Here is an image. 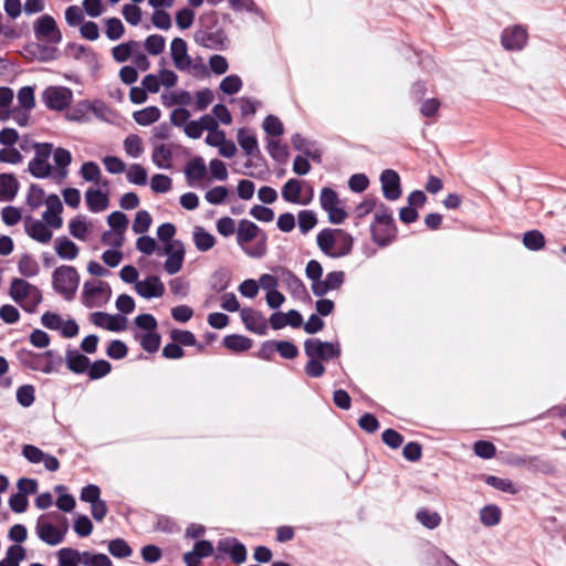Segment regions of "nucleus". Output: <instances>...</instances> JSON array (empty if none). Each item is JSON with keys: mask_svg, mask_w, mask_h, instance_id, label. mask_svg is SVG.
Wrapping results in <instances>:
<instances>
[{"mask_svg": "<svg viewBox=\"0 0 566 566\" xmlns=\"http://www.w3.org/2000/svg\"><path fill=\"white\" fill-rule=\"evenodd\" d=\"M237 244L251 259H262L268 253V235L254 222L242 219L237 229Z\"/></svg>", "mask_w": 566, "mask_h": 566, "instance_id": "1", "label": "nucleus"}, {"mask_svg": "<svg viewBox=\"0 0 566 566\" xmlns=\"http://www.w3.org/2000/svg\"><path fill=\"white\" fill-rule=\"evenodd\" d=\"M67 531V518L57 512L42 514L36 520V535L42 542L50 546L61 544Z\"/></svg>", "mask_w": 566, "mask_h": 566, "instance_id": "2", "label": "nucleus"}, {"mask_svg": "<svg viewBox=\"0 0 566 566\" xmlns=\"http://www.w3.org/2000/svg\"><path fill=\"white\" fill-rule=\"evenodd\" d=\"M317 245L326 255L340 258L350 253L353 237L342 229H324L317 234Z\"/></svg>", "mask_w": 566, "mask_h": 566, "instance_id": "3", "label": "nucleus"}, {"mask_svg": "<svg viewBox=\"0 0 566 566\" xmlns=\"http://www.w3.org/2000/svg\"><path fill=\"white\" fill-rule=\"evenodd\" d=\"M10 296L24 311L34 312L42 301L41 291L23 279H14L10 285Z\"/></svg>", "mask_w": 566, "mask_h": 566, "instance_id": "4", "label": "nucleus"}, {"mask_svg": "<svg viewBox=\"0 0 566 566\" xmlns=\"http://www.w3.org/2000/svg\"><path fill=\"white\" fill-rule=\"evenodd\" d=\"M80 284V274L74 266H57L52 274V285L55 292L66 301L74 298Z\"/></svg>", "mask_w": 566, "mask_h": 566, "instance_id": "5", "label": "nucleus"}, {"mask_svg": "<svg viewBox=\"0 0 566 566\" xmlns=\"http://www.w3.org/2000/svg\"><path fill=\"white\" fill-rule=\"evenodd\" d=\"M396 228L389 208L381 205L376 214L374 223L371 224V234L374 241L378 245H387L395 237Z\"/></svg>", "mask_w": 566, "mask_h": 566, "instance_id": "6", "label": "nucleus"}, {"mask_svg": "<svg viewBox=\"0 0 566 566\" xmlns=\"http://www.w3.org/2000/svg\"><path fill=\"white\" fill-rule=\"evenodd\" d=\"M33 148L34 157L28 165L30 174L39 179L50 177L52 175V166L49 159L53 151V145L50 143H35Z\"/></svg>", "mask_w": 566, "mask_h": 566, "instance_id": "7", "label": "nucleus"}, {"mask_svg": "<svg viewBox=\"0 0 566 566\" xmlns=\"http://www.w3.org/2000/svg\"><path fill=\"white\" fill-rule=\"evenodd\" d=\"M112 290L103 281H87L83 285L82 303L87 308L102 307L111 297Z\"/></svg>", "mask_w": 566, "mask_h": 566, "instance_id": "8", "label": "nucleus"}, {"mask_svg": "<svg viewBox=\"0 0 566 566\" xmlns=\"http://www.w3.org/2000/svg\"><path fill=\"white\" fill-rule=\"evenodd\" d=\"M42 101L50 111L62 112L70 107L73 101V92L66 86H48L42 92Z\"/></svg>", "mask_w": 566, "mask_h": 566, "instance_id": "9", "label": "nucleus"}, {"mask_svg": "<svg viewBox=\"0 0 566 566\" xmlns=\"http://www.w3.org/2000/svg\"><path fill=\"white\" fill-rule=\"evenodd\" d=\"M195 41L200 46L216 51L227 50L230 44L227 32L220 27H211L197 31Z\"/></svg>", "mask_w": 566, "mask_h": 566, "instance_id": "10", "label": "nucleus"}, {"mask_svg": "<svg viewBox=\"0 0 566 566\" xmlns=\"http://www.w3.org/2000/svg\"><path fill=\"white\" fill-rule=\"evenodd\" d=\"M319 203L323 210L328 213V219L334 224H340L347 217V213L340 205L336 191L331 188H323L319 195Z\"/></svg>", "mask_w": 566, "mask_h": 566, "instance_id": "11", "label": "nucleus"}, {"mask_svg": "<svg viewBox=\"0 0 566 566\" xmlns=\"http://www.w3.org/2000/svg\"><path fill=\"white\" fill-rule=\"evenodd\" d=\"M163 254L167 255V260L164 263V270L169 275H174L182 269L186 251L180 240L165 244L163 250L158 252V255Z\"/></svg>", "mask_w": 566, "mask_h": 566, "instance_id": "12", "label": "nucleus"}, {"mask_svg": "<svg viewBox=\"0 0 566 566\" xmlns=\"http://www.w3.org/2000/svg\"><path fill=\"white\" fill-rule=\"evenodd\" d=\"M304 352L308 358L329 360L339 355V348L333 343L310 338L304 342Z\"/></svg>", "mask_w": 566, "mask_h": 566, "instance_id": "13", "label": "nucleus"}, {"mask_svg": "<svg viewBox=\"0 0 566 566\" xmlns=\"http://www.w3.org/2000/svg\"><path fill=\"white\" fill-rule=\"evenodd\" d=\"M34 34L38 40L59 44L62 41V33L53 17L44 14L34 24Z\"/></svg>", "mask_w": 566, "mask_h": 566, "instance_id": "14", "label": "nucleus"}, {"mask_svg": "<svg viewBox=\"0 0 566 566\" xmlns=\"http://www.w3.org/2000/svg\"><path fill=\"white\" fill-rule=\"evenodd\" d=\"M25 233L41 244H48L53 238V230L46 222L28 216L23 219Z\"/></svg>", "mask_w": 566, "mask_h": 566, "instance_id": "15", "label": "nucleus"}, {"mask_svg": "<svg viewBox=\"0 0 566 566\" xmlns=\"http://www.w3.org/2000/svg\"><path fill=\"white\" fill-rule=\"evenodd\" d=\"M527 43V31L522 25L507 27L502 31L501 44L507 51H520Z\"/></svg>", "mask_w": 566, "mask_h": 566, "instance_id": "16", "label": "nucleus"}, {"mask_svg": "<svg viewBox=\"0 0 566 566\" xmlns=\"http://www.w3.org/2000/svg\"><path fill=\"white\" fill-rule=\"evenodd\" d=\"M45 211L42 213L40 220L46 222L52 229H61L63 226V219L61 213L63 211V205L57 195H50L44 200Z\"/></svg>", "mask_w": 566, "mask_h": 566, "instance_id": "17", "label": "nucleus"}, {"mask_svg": "<svg viewBox=\"0 0 566 566\" xmlns=\"http://www.w3.org/2000/svg\"><path fill=\"white\" fill-rule=\"evenodd\" d=\"M303 181L291 178L282 187V198L290 203L295 205H308L312 199L314 191L311 189V196L302 197Z\"/></svg>", "mask_w": 566, "mask_h": 566, "instance_id": "18", "label": "nucleus"}, {"mask_svg": "<svg viewBox=\"0 0 566 566\" xmlns=\"http://www.w3.org/2000/svg\"><path fill=\"white\" fill-rule=\"evenodd\" d=\"M135 291L144 298L160 297L165 293V285L156 275H149L135 284Z\"/></svg>", "mask_w": 566, "mask_h": 566, "instance_id": "19", "label": "nucleus"}, {"mask_svg": "<svg viewBox=\"0 0 566 566\" xmlns=\"http://www.w3.org/2000/svg\"><path fill=\"white\" fill-rule=\"evenodd\" d=\"M384 197L388 200H397L401 196L399 175L392 169H386L380 175Z\"/></svg>", "mask_w": 566, "mask_h": 566, "instance_id": "20", "label": "nucleus"}, {"mask_svg": "<svg viewBox=\"0 0 566 566\" xmlns=\"http://www.w3.org/2000/svg\"><path fill=\"white\" fill-rule=\"evenodd\" d=\"M345 280V273L343 271L329 272L324 280L312 284L311 289L314 295L324 296L331 291L338 290Z\"/></svg>", "mask_w": 566, "mask_h": 566, "instance_id": "21", "label": "nucleus"}, {"mask_svg": "<svg viewBox=\"0 0 566 566\" xmlns=\"http://www.w3.org/2000/svg\"><path fill=\"white\" fill-rule=\"evenodd\" d=\"M91 321L98 327L106 328L112 332H120L126 328L127 319L120 315H111L103 312H95L91 315Z\"/></svg>", "mask_w": 566, "mask_h": 566, "instance_id": "22", "label": "nucleus"}, {"mask_svg": "<svg viewBox=\"0 0 566 566\" xmlns=\"http://www.w3.org/2000/svg\"><path fill=\"white\" fill-rule=\"evenodd\" d=\"M240 316L249 331L260 335L265 334L268 327L266 319L260 312L244 307L240 311Z\"/></svg>", "mask_w": 566, "mask_h": 566, "instance_id": "23", "label": "nucleus"}, {"mask_svg": "<svg viewBox=\"0 0 566 566\" xmlns=\"http://www.w3.org/2000/svg\"><path fill=\"white\" fill-rule=\"evenodd\" d=\"M170 55L175 66L179 71H186L190 67V55L188 54L187 43L181 38H175L171 41Z\"/></svg>", "mask_w": 566, "mask_h": 566, "instance_id": "24", "label": "nucleus"}, {"mask_svg": "<svg viewBox=\"0 0 566 566\" xmlns=\"http://www.w3.org/2000/svg\"><path fill=\"white\" fill-rule=\"evenodd\" d=\"M54 251L60 259L72 261L77 258L80 249L72 240L62 235L54 240Z\"/></svg>", "mask_w": 566, "mask_h": 566, "instance_id": "25", "label": "nucleus"}, {"mask_svg": "<svg viewBox=\"0 0 566 566\" xmlns=\"http://www.w3.org/2000/svg\"><path fill=\"white\" fill-rule=\"evenodd\" d=\"M85 201L88 210L95 213L106 210L109 205L108 195L93 188L85 192Z\"/></svg>", "mask_w": 566, "mask_h": 566, "instance_id": "26", "label": "nucleus"}, {"mask_svg": "<svg viewBox=\"0 0 566 566\" xmlns=\"http://www.w3.org/2000/svg\"><path fill=\"white\" fill-rule=\"evenodd\" d=\"M70 234L81 241H86L92 232V223L85 216H76L69 222Z\"/></svg>", "mask_w": 566, "mask_h": 566, "instance_id": "27", "label": "nucleus"}, {"mask_svg": "<svg viewBox=\"0 0 566 566\" xmlns=\"http://www.w3.org/2000/svg\"><path fill=\"white\" fill-rule=\"evenodd\" d=\"M65 363L67 368L75 374L85 373L90 367V359L76 349L66 350Z\"/></svg>", "mask_w": 566, "mask_h": 566, "instance_id": "28", "label": "nucleus"}, {"mask_svg": "<svg viewBox=\"0 0 566 566\" xmlns=\"http://www.w3.org/2000/svg\"><path fill=\"white\" fill-rule=\"evenodd\" d=\"M153 163L160 169H169L171 167L172 150L171 146L165 144H155L153 154Z\"/></svg>", "mask_w": 566, "mask_h": 566, "instance_id": "29", "label": "nucleus"}, {"mask_svg": "<svg viewBox=\"0 0 566 566\" xmlns=\"http://www.w3.org/2000/svg\"><path fill=\"white\" fill-rule=\"evenodd\" d=\"M19 182L11 174L0 175V201H11L18 193Z\"/></svg>", "mask_w": 566, "mask_h": 566, "instance_id": "30", "label": "nucleus"}, {"mask_svg": "<svg viewBox=\"0 0 566 566\" xmlns=\"http://www.w3.org/2000/svg\"><path fill=\"white\" fill-rule=\"evenodd\" d=\"M192 240L196 249L200 252H207L216 244V238L202 227H195Z\"/></svg>", "mask_w": 566, "mask_h": 566, "instance_id": "31", "label": "nucleus"}, {"mask_svg": "<svg viewBox=\"0 0 566 566\" xmlns=\"http://www.w3.org/2000/svg\"><path fill=\"white\" fill-rule=\"evenodd\" d=\"M90 107L88 99L80 101L72 109L66 112L65 118L75 123H88L91 120Z\"/></svg>", "mask_w": 566, "mask_h": 566, "instance_id": "32", "label": "nucleus"}, {"mask_svg": "<svg viewBox=\"0 0 566 566\" xmlns=\"http://www.w3.org/2000/svg\"><path fill=\"white\" fill-rule=\"evenodd\" d=\"M219 549L230 551L231 558L235 563H243L247 558V549L244 545L235 539H223L218 544Z\"/></svg>", "mask_w": 566, "mask_h": 566, "instance_id": "33", "label": "nucleus"}, {"mask_svg": "<svg viewBox=\"0 0 566 566\" xmlns=\"http://www.w3.org/2000/svg\"><path fill=\"white\" fill-rule=\"evenodd\" d=\"M137 48H140V43L138 41L120 43L112 49L113 59L118 63H124L128 59H132V55L136 52Z\"/></svg>", "mask_w": 566, "mask_h": 566, "instance_id": "34", "label": "nucleus"}, {"mask_svg": "<svg viewBox=\"0 0 566 566\" xmlns=\"http://www.w3.org/2000/svg\"><path fill=\"white\" fill-rule=\"evenodd\" d=\"M161 112L157 106H148L133 114L135 122L142 126H148L160 118Z\"/></svg>", "mask_w": 566, "mask_h": 566, "instance_id": "35", "label": "nucleus"}, {"mask_svg": "<svg viewBox=\"0 0 566 566\" xmlns=\"http://www.w3.org/2000/svg\"><path fill=\"white\" fill-rule=\"evenodd\" d=\"M207 175V167L201 157L189 161L186 167V177L189 182L202 180Z\"/></svg>", "mask_w": 566, "mask_h": 566, "instance_id": "36", "label": "nucleus"}, {"mask_svg": "<svg viewBox=\"0 0 566 566\" xmlns=\"http://www.w3.org/2000/svg\"><path fill=\"white\" fill-rule=\"evenodd\" d=\"M223 345L231 352L242 353L252 347V340L242 335H228L223 338Z\"/></svg>", "mask_w": 566, "mask_h": 566, "instance_id": "37", "label": "nucleus"}, {"mask_svg": "<svg viewBox=\"0 0 566 566\" xmlns=\"http://www.w3.org/2000/svg\"><path fill=\"white\" fill-rule=\"evenodd\" d=\"M53 160L56 167V171L61 177L67 175V167L72 161L71 153L65 148H56L52 151Z\"/></svg>", "mask_w": 566, "mask_h": 566, "instance_id": "38", "label": "nucleus"}, {"mask_svg": "<svg viewBox=\"0 0 566 566\" xmlns=\"http://www.w3.org/2000/svg\"><path fill=\"white\" fill-rule=\"evenodd\" d=\"M25 548L21 545H12L7 552L4 558L0 562V566H20V562L25 558Z\"/></svg>", "mask_w": 566, "mask_h": 566, "instance_id": "39", "label": "nucleus"}, {"mask_svg": "<svg viewBox=\"0 0 566 566\" xmlns=\"http://www.w3.org/2000/svg\"><path fill=\"white\" fill-rule=\"evenodd\" d=\"M480 521L488 527L497 525L501 521V510L493 504L485 505L480 510Z\"/></svg>", "mask_w": 566, "mask_h": 566, "instance_id": "40", "label": "nucleus"}, {"mask_svg": "<svg viewBox=\"0 0 566 566\" xmlns=\"http://www.w3.org/2000/svg\"><path fill=\"white\" fill-rule=\"evenodd\" d=\"M238 143L247 155H253L259 150L258 140L254 135L250 134L247 129L240 128L238 130Z\"/></svg>", "mask_w": 566, "mask_h": 566, "instance_id": "41", "label": "nucleus"}, {"mask_svg": "<svg viewBox=\"0 0 566 566\" xmlns=\"http://www.w3.org/2000/svg\"><path fill=\"white\" fill-rule=\"evenodd\" d=\"M143 347L144 350L148 353H155L158 350L160 345V335L156 332H147L145 334H136L135 336Z\"/></svg>", "mask_w": 566, "mask_h": 566, "instance_id": "42", "label": "nucleus"}, {"mask_svg": "<svg viewBox=\"0 0 566 566\" xmlns=\"http://www.w3.org/2000/svg\"><path fill=\"white\" fill-rule=\"evenodd\" d=\"M59 566H78L82 564L81 552L74 548H62L57 552Z\"/></svg>", "mask_w": 566, "mask_h": 566, "instance_id": "43", "label": "nucleus"}, {"mask_svg": "<svg viewBox=\"0 0 566 566\" xmlns=\"http://www.w3.org/2000/svg\"><path fill=\"white\" fill-rule=\"evenodd\" d=\"M34 86H23L18 91L17 98L20 108L32 111L35 107Z\"/></svg>", "mask_w": 566, "mask_h": 566, "instance_id": "44", "label": "nucleus"}, {"mask_svg": "<svg viewBox=\"0 0 566 566\" xmlns=\"http://www.w3.org/2000/svg\"><path fill=\"white\" fill-rule=\"evenodd\" d=\"M123 145L125 153L132 158H138L144 153L143 140L138 135H128Z\"/></svg>", "mask_w": 566, "mask_h": 566, "instance_id": "45", "label": "nucleus"}, {"mask_svg": "<svg viewBox=\"0 0 566 566\" xmlns=\"http://www.w3.org/2000/svg\"><path fill=\"white\" fill-rule=\"evenodd\" d=\"M523 244L528 250L538 251L544 248L545 238L542 232L537 230H531L524 233Z\"/></svg>", "mask_w": 566, "mask_h": 566, "instance_id": "46", "label": "nucleus"}, {"mask_svg": "<svg viewBox=\"0 0 566 566\" xmlns=\"http://www.w3.org/2000/svg\"><path fill=\"white\" fill-rule=\"evenodd\" d=\"M147 170L139 164H133L126 171V178L130 184L145 186L147 184Z\"/></svg>", "mask_w": 566, "mask_h": 566, "instance_id": "47", "label": "nucleus"}, {"mask_svg": "<svg viewBox=\"0 0 566 566\" xmlns=\"http://www.w3.org/2000/svg\"><path fill=\"white\" fill-rule=\"evenodd\" d=\"M82 178L86 181L101 184L102 171L98 165L94 161H86L82 165L80 171Z\"/></svg>", "mask_w": 566, "mask_h": 566, "instance_id": "48", "label": "nucleus"}, {"mask_svg": "<svg viewBox=\"0 0 566 566\" xmlns=\"http://www.w3.org/2000/svg\"><path fill=\"white\" fill-rule=\"evenodd\" d=\"M153 219L148 211L140 210L136 213L132 229L137 234L147 232L151 226Z\"/></svg>", "mask_w": 566, "mask_h": 566, "instance_id": "49", "label": "nucleus"}, {"mask_svg": "<svg viewBox=\"0 0 566 566\" xmlns=\"http://www.w3.org/2000/svg\"><path fill=\"white\" fill-rule=\"evenodd\" d=\"M82 565L84 566H113L112 560L105 554L81 553Z\"/></svg>", "mask_w": 566, "mask_h": 566, "instance_id": "50", "label": "nucleus"}, {"mask_svg": "<svg viewBox=\"0 0 566 566\" xmlns=\"http://www.w3.org/2000/svg\"><path fill=\"white\" fill-rule=\"evenodd\" d=\"M108 552L117 558H125L132 555L133 551L126 541L122 538L112 539L108 543Z\"/></svg>", "mask_w": 566, "mask_h": 566, "instance_id": "51", "label": "nucleus"}, {"mask_svg": "<svg viewBox=\"0 0 566 566\" xmlns=\"http://www.w3.org/2000/svg\"><path fill=\"white\" fill-rule=\"evenodd\" d=\"M262 126L264 132L272 137H279L284 133L283 123L274 115H268Z\"/></svg>", "mask_w": 566, "mask_h": 566, "instance_id": "52", "label": "nucleus"}, {"mask_svg": "<svg viewBox=\"0 0 566 566\" xmlns=\"http://www.w3.org/2000/svg\"><path fill=\"white\" fill-rule=\"evenodd\" d=\"M417 521L429 530L438 527L441 523V517L437 512L429 510H420L417 515Z\"/></svg>", "mask_w": 566, "mask_h": 566, "instance_id": "53", "label": "nucleus"}, {"mask_svg": "<svg viewBox=\"0 0 566 566\" xmlns=\"http://www.w3.org/2000/svg\"><path fill=\"white\" fill-rule=\"evenodd\" d=\"M105 24V33L111 41L119 40L123 36L125 28L118 18H109L106 20Z\"/></svg>", "mask_w": 566, "mask_h": 566, "instance_id": "54", "label": "nucleus"}, {"mask_svg": "<svg viewBox=\"0 0 566 566\" xmlns=\"http://www.w3.org/2000/svg\"><path fill=\"white\" fill-rule=\"evenodd\" d=\"M166 40L163 35L151 34L145 40V49L150 55H159L165 50Z\"/></svg>", "mask_w": 566, "mask_h": 566, "instance_id": "55", "label": "nucleus"}, {"mask_svg": "<svg viewBox=\"0 0 566 566\" xmlns=\"http://www.w3.org/2000/svg\"><path fill=\"white\" fill-rule=\"evenodd\" d=\"M485 482L488 485H490L496 490L507 492L511 494L517 493V489L514 486L512 481L509 479H502V478H497L494 475H489V476H486Z\"/></svg>", "mask_w": 566, "mask_h": 566, "instance_id": "56", "label": "nucleus"}, {"mask_svg": "<svg viewBox=\"0 0 566 566\" xmlns=\"http://www.w3.org/2000/svg\"><path fill=\"white\" fill-rule=\"evenodd\" d=\"M219 87L224 94L233 95L241 90L242 81L238 75H228L221 81Z\"/></svg>", "mask_w": 566, "mask_h": 566, "instance_id": "57", "label": "nucleus"}, {"mask_svg": "<svg viewBox=\"0 0 566 566\" xmlns=\"http://www.w3.org/2000/svg\"><path fill=\"white\" fill-rule=\"evenodd\" d=\"M298 228L303 234H306L311 231L317 223L316 216L311 210H302L298 213Z\"/></svg>", "mask_w": 566, "mask_h": 566, "instance_id": "58", "label": "nucleus"}, {"mask_svg": "<svg viewBox=\"0 0 566 566\" xmlns=\"http://www.w3.org/2000/svg\"><path fill=\"white\" fill-rule=\"evenodd\" d=\"M107 223L109 224L112 230L125 233L128 227V218L125 213L120 211H115L107 217Z\"/></svg>", "mask_w": 566, "mask_h": 566, "instance_id": "59", "label": "nucleus"}, {"mask_svg": "<svg viewBox=\"0 0 566 566\" xmlns=\"http://www.w3.org/2000/svg\"><path fill=\"white\" fill-rule=\"evenodd\" d=\"M111 364L107 360L99 359L90 365L87 373L91 379H98L111 371Z\"/></svg>", "mask_w": 566, "mask_h": 566, "instance_id": "60", "label": "nucleus"}, {"mask_svg": "<svg viewBox=\"0 0 566 566\" xmlns=\"http://www.w3.org/2000/svg\"><path fill=\"white\" fill-rule=\"evenodd\" d=\"M18 269L24 276H34L39 272L38 263L30 255H23L19 260Z\"/></svg>", "mask_w": 566, "mask_h": 566, "instance_id": "61", "label": "nucleus"}, {"mask_svg": "<svg viewBox=\"0 0 566 566\" xmlns=\"http://www.w3.org/2000/svg\"><path fill=\"white\" fill-rule=\"evenodd\" d=\"M150 188L154 192L166 193L171 189V179L166 175L157 174L150 180Z\"/></svg>", "mask_w": 566, "mask_h": 566, "instance_id": "62", "label": "nucleus"}, {"mask_svg": "<svg viewBox=\"0 0 566 566\" xmlns=\"http://www.w3.org/2000/svg\"><path fill=\"white\" fill-rule=\"evenodd\" d=\"M229 195V190L224 186H216L208 190L205 199L211 205L222 203Z\"/></svg>", "mask_w": 566, "mask_h": 566, "instance_id": "63", "label": "nucleus"}, {"mask_svg": "<svg viewBox=\"0 0 566 566\" xmlns=\"http://www.w3.org/2000/svg\"><path fill=\"white\" fill-rule=\"evenodd\" d=\"M266 149L270 156L275 160H284L287 156V150L284 145L281 144L279 139L271 138L268 140Z\"/></svg>", "mask_w": 566, "mask_h": 566, "instance_id": "64", "label": "nucleus"}]
</instances>
